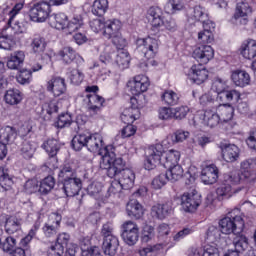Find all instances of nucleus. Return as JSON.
Instances as JSON below:
<instances>
[{"label":"nucleus","instance_id":"1","mask_svg":"<svg viewBox=\"0 0 256 256\" xmlns=\"http://www.w3.org/2000/svg\"><path fill=\"white\" fill-rule=\"evenodd\" d=\"M104 163H108L107 175L110 179L117 178L124 190H129L135 183V172L131 169H124L123 158H115L114 152H106Z\"/></svg>","mask_w":256,"mask_h":256},{"label":"nucleus","instance_id":"2","mask_svg":"<svg viewBox=\"0 0 256 256\" xmlns=\"http://www.w3.org/2000/svg\"><path fill=\"white\" fill-rule=\"evenodd\" d=\"M181 157V153L177 150L163 149V145L155 144L150 146L146 151V159L144 161V169L147 171H153L157 165H163V167H169L168 159L170 163H177Z\"/></svg>","mask_w":256,"mask_h":256},{"label":"nucleus","instance_id":"3","mask_svg":"<svg viewBox=\"0 0 256 256\" xmlns=\"http://www.w3.org/2000/svg\"><path fill=\"white\" fill-rule=\"evenodd\" d=\"M235 212L238 213L239 210L236 209L233 212L228 213L226 217L219 221L220 231L224 235H231V233L239 235L240 233H243V230L245 229V221L241 216L233 215Z\"/></svg>","mask_w":256,"mask_h":256},{"label":"nucleus","instance_id":"4","mask_svg":"<svg viewBox=\"0 0 256 256\" xmlns=\"http://www.w3.org/2000/svg\"><path fill=\"white\" fill-rule=\"evenodd\" d=\"M136 46L138 53H142L145 59H155L159 53V40L152 37L137 39Z\"/></svg>","mask_w":256,"mask_h":256},{"label":"nucleus","instance_id":"5","mask_svg":"<svg viewBox=\"0 0 256 256\" xmlns=\"http://www.w3.org/2000/svg\"><path fill=\"white\" fill-rule=\"evenodd\" d=\"M49 13H51V3L42 0L33 5L29 11V17L36 23H44L47 21Z\"/></svg>","mask_w":256,"mask_h":256},{"label":"nucleus","instance_id":"6","mask_svg":"<svg viewBox=\"0 0 256 256\" xmlns=\"http://www.w3.org/2000/svg\"><path fill=\"white\" fill-rule=\"evenodd\" d=\"M146 193L145 189L140 188L132 194V198L126 205L127 215L134 219H141V217H143V206L139 203L137 197H143Z\"/></svg>","mask_w":256,"mask_h":256},{"label":"nucleus","instance_id":"7","mask_svg":"<svg viewBox=\"0 0 256 256\" xmlns=\"http://www.w3.org/2000/svg\"><path fill=\"white\" fill-rule=\"evenodd\" d=\"M86 147L90 153H97L101 155L103 161L105 162V155L109 152V147L105 146L103 143V137L99 134H91L87 136Z\"/></svg>","mask_w":256,"mask_h":256},{"label":"nucleus","instance_id":"8","mask_svg":"<svg viewBox=\"0 0 256 256\" xmlns=\"http://www.w3.org/2000/svg\"><path fill=\"white\" fill-rule=\"evenodd\" d=\"M42 149L46 151L47 155L49 156V159L47 161L48 167L51 169H55L57 167V153L61 150V143L58 142L55 138L47 139L42 144Z\"/></svg>","mask_w":256,"mask_h":256},{"label":"nucleus","instance_id":"9","mask_svg":"<svg viewBox=\"0 0 256 256\" xmlns=\"http://www.w3.org/2000/svg\"><path fill=\"white\" fill-rule=\"evenodd\" d=\"M121 237L126 245L133 247L139 241V226L133 221L124 222L122 224Z\"/></svg>","mask_w":256,"mask_h":256},{"label":"nucleus","instance_id":"10","mask_svg":"<svg viewBox=\"0 0 256 256\" xmlns=\"http://www.w3.org/2000/svg\"><path fill=\"white\" fill-rule=\"evenodd\" d=\"M62 216L58 212L52 213L49 217L48 222L44 224L42 227V231L48 239H53L57 237V233H59V229L61 227Z\"/></svg>","mask_w":256,"mask_h":256},{"label":"nucleus","instance_id":"11","mask_svg":"<svg viewBox=\"0 0 256 256\" xmlns=\"http://www.w3.org/2000/svg\"><path fill=\"white\" fill-rule=\"evenodd\" d=\"M32 52L37 57H41V59H48L51 61L53 57V52L47 49V40L41 36H36L33 38L31 42Z\"/></svg>","mask_w":256,"mask_h":256},{"label":"nucleus","instance_id":"12","mask_svg":"<svg viewBox=\"0 0 256 256\" xmlns=\"http://www.w3.org/2000/svg\"><path fill=\"white\" fill-rule=\"evenodd\" d=\"M201 205V195L197 192L184 193L181 197V206L186 213H195Z\"/></svg>","mask_w":256,"mask_h":256},{"label":"nucleus","instance_id":"13","mask_svg":"<svg viewBox=\"0 0 256 256\" xmlns=\"http://www.w3.org/2000/svg\"><path fill=\"white\" fill-rule=\"evenodd\" d=\"M192 57L201 65H207L215 57V50L209 45L202 44L195 47Z\"/></svg>","mask_w":256,"mask_h":256},{"label":"nucleus","instance_id":"14","mask_svg":"<svg viewBox=\"0 0 256 256\" xmlns=\"http://www.w3.org/2000/svg\"><path fill=\"white\" fill-rule=\"evenodd\" d=\"M219 179V168L215 164L204 167L201 171V180L204 185H213Z\"/></svg>","mask_w":256,"mask_h":256},{"label":"nucleus","instance_id":"15","mask_svg":"<svg viewBox=\"0 0 256 256\" xmlns=\"http://www.w3.org/2000/svg\"><path fill=\"white\" fill-rule=\"evenodd\" d=\"M82 187L83 182L81 181V178H73L62 182V189L66 197H75V195H79V191H81Z\"/></svg>","mask_w":256,"mask_h":256},{"label":"nucleus","instance_id":"16","mask_svg":"<svg viewBox=\"0 0 256 256\" xmlns=\"http://www.w3.org/2000/svg\"><path fill=\"white\" fill-rule=\"evenodd\" d=\"M222 157L226 163H235L239 159L241 151L235 144H221Z\"/></svg>","mask_w":256,"mask_h":256},{"label":"nucleus","instance_id":"17","mask_svg":"<svg viewBox=\"0 0 256 256\" xmlns=\"http://www.w3.org/2000/svg\"><path fill=\"white\" fill-rule=\"evenodd\" d=\"M47 91L53 93L54 97H61L67 91L65 80L61 77H53L47 82Z\"/></svg>","mask_w":256,"mask_h":256},{"label":"nucleus","instance_id":"18","mask_svg":"<svg viewBox=\"0 0 256 256\" xmlns=\"http://www.w3.org/2000/svg\"><path fill=\"white\" fill-rule=\"evenodd\" d=\"M23 9V3H17L15 6L12 8V10L9 12V20H8V25L9 27H12V29L20 35L21 33H25L27 29H25L24 26L21 25L19 22H15V17L19 15V12Z\"/></svg>","mask_w":256,"mask_h":256},{"label":"nucleus","instance_id":"19","mask_svg":"<svg viewBox=\"0 0 256 256\" xmlns=\"http://www.w3.org/2000/svg\"><path fill=\"white\" fill-rule=\"evenodd\" d=\"M149 89V79L147 76L138 75L134 78V81L131 82L130 92L132 95H141Z\"/></svg>","mask_w":256,"mask_h":256},{"label":"nucleus","instance_id":"20","mask_svg":"<svg viewBox=\"0 0 256 256\" xmlns=\"http://www.w3.org/2000/svg\"><path fill=\"white\" fill-rule=\"evenodd\" d=\"M123 24L119 19H108L104 21V31L103 35L106 39H111L112 36L119 34Z\"/></svg>","mask_w":256,"mask_h":256},{"label":"nucleus","instance_id":"21","mask_svg":"<svg viewBox=\"0 0 256 256\" xmlns=\"http://www.w3.org/2000/svg\"><path fill=\"white\" fill-rule=\"evenodd\" d=\"M191 71V79L196 83V85H201L202 83H205L207 79H209V71L205 66L199 64V65H193L190 69Z\"/></svg>","mask_w":256,"mask_h":256},{"label":"nucleus","instance_id":"22","mask_svg":"<svg viewBox=\"0 0 256 256\" xmlns=\"http://www.w3.org/2000/svg\"><path fill=\"white\" fill-rule=\"evenodd\" d=\"M88 99V111L90 115H97L101 113V107L105 103V98L97 94H87Z\"/></svg>","mask_w":256,"mask_h":256},{"label":"nucleus","instance_id":"23","mask_svg":"<svg viewBox=\"0 0 256 256\" xmlns=\"http://www.w3.org/2000/svg\"><path fill=\"white\" fill-rule=\"evenodd\" d=\"M190 19L192 21H200L203 25H211L212 29H215V23L209 20V14L205 12V8L201 6H195L190 13Z\"/></svg>","mask_w":256,"mask_h":256},{"label":"nucleus","instance_id":"24","mask_svg":"<svg viewBox=\"0 0 256 256\" xmlns=\"http://www.w3.org/2000/svg\"><path fill=\"white\" fill-rule=\"evenodd\" d=\"M173 213V206L167 202L165 204H156L151 209L152 217L163 220Z\"/></svg>","mask_w":256,"mask_h":256},{"label":"nucleus","instance_id":"25","mask_svg":"<svg viewBox=\"0 0 256 256\" xmlns=\"http://www.w3.org/2000/svg\"><path fill=\"white\" fill-rule=\"evenodd\" d=\"M25 63V52L23 50H18L13 52L7 61L8 69H12L14 71H19V68L23 66Z\"/></svg>","mask_w":256,"mask_h":256},{"label":"nucleus","instance_id":"26","mask_svg":"<svg viewBox=\"0 0 256 256\" xmlns=\"http://www.w3.org/2000/svg\"><path fill=\"white\" fill-rule=\"evenodd\" d=\"M147 17L152 27H161L165 23L163 21V10L157 6H152L148 9Z\"/></svg>","mask_w":256,"mask_h":256},{"label":"nucleus","instance_id":"27","mask_svg":"<svg viewBox=\"0 0 256 256\" xmlns=\"http://www.w3.org/2000/svg\"><path fill=\"white\" fill-rule=\"evenodd\" d=\"M102 249L106 255H117V250L119 249V238L117 236H111L110 238L103 239Z\"/></svg>","mask_w":256,"mask_h":256},{"label":"nucleus","instance_id":"28","mask_svg":"<svg viewBox=\"0 0 256 256\" xmlns=\"http://www.w3.org/2000/svg\"><path fill=\"white\" fill-rule=\"evenodd\" d=\"M231 79L236 87H247L251 83V76L245 70H234Z\"/></svg>","mask_w":256,"mask_h":256},{"label":"nucleus","instance_id":"29","mask_svg":"<svg viewBox=\"0 0 256 256\" xmlns=\"http://www.w3.org/2000/svg\"><path fill=\"white\" fill-rule=\"evenodd\" d=\"M245 179H249V172L241 173L239 170L231 171L227 174H224V183L228 185H239V183H243Z\"/></svg>","mask_w":256,"mask_h":256},{"label":"nucleus","instance_id":"30","mask_svg":"<svg viewBox=\"0 0 256 256\" xmlns=\"http://www.w3.org/2000/svg\"><path fill=\"white\" fill-rule=\"evenodd\" d=\"M216 99L217 101H219V103H222V104L231 103V101L236 103L241 99V93L235 89L224 90L217 94Z\"/></svg>","mask_w":256,"mask_h":256},{"label":"nucleus","instance_id":"31","mask_svg":"<svg viewBox=\"0 0 256 256\" xmlns=\"http://www.w3.org/2000/svg\"><path fill=\"white\" fill-rule=\"evenodd\" d=\"M168 165L164 166L165 169H168L166 171V175L168 176V179L172 181V183H175V181H179L183 177V168L181 165H178L177 163L171 162V159H168Z\"/></svg>","mask_w":256,"mask_h":256},{"label":"nucleus","instance_id":"32","mask_svg":"<svg viewBox=\"0 0 256 256\" xmlns=\"http://www.w3.org/2000/svg\"><path fill=\"white\" fill-rule=\"evenodd\" d=\"M4 101L7 105L15 107L23 101V92L15 88L9 89L5 92Z\"/></svg>","mask_w":256,"mask_h":256},{"label":"nucleus","instance_id":"33","mask_svg":"<svg viewBox=\"0 0 256 256\" xmlns=\"http://www.w3.org/2000/svg\"><path fill=\"white\" fill-rule=\"evenodd\" d=\"M59 55L66 65H71L73 61H83V58H81L71 46L62 48V50L59 51Z\"/></svg>","mask_w":256,"mask_h":256},{"label":"nucleus","instance_id":"34","mask_svg":"<svg viewBox=\"0 0 256 256\" xmlns=\"http://www.w3.org/2000/svg\"><path fill=\"white\" fill-rule=\"evenodd\" d=\"M216 113L218 114L220 121L227 123V121H231V119H233L235 108H233L229 103L220 104L216 108Z\"/></svg>","mask_w":256,"mask_h":256},{"label":"nucleus","instance_id":"35","mask_svg":"<svg viewBox=\"0 0 256 256\" xmlns=\"http://www.w3.org/2000/svg\"><path fill=\"white\" fill-rule=\"evenodd\" d=\"M87 193L90 197H94L96 201H102V203L107 201V196L103 195V184L99 182L90 184L87 188Z\"/></svg>","mask_w":256,"mask_h":256},{"label":"nucleus","instance_id":"36","mask_svg":"<svg viewBox=\"0 0 256 256\" xmlns=\"http://www.w3.org/2000/svg\"><path fill=\"white\" fill-rule=\"evenodd\" d=\"M139 108L136 107H128L125 108L120 116L121 121H123V123H125L126 125H129L131 123H135V121H137V119H139Z\"/></svg>","mask_w":256,"mask_h":256},{"label":"nucleus","instance_id":"37","mask_svg":"<svg viewBox=\"0 0 256 256\" xmlns=\"http://www.w3.org/2000/svg\"><path fill=\"white\" fill-rule=\"evenodd\" d=\"M202 123L207 127H217L219 122L221 121L219 118V114L213 110H205L202 114Z\"/></svg>","mask_w":256,"mask_h":256},{"label":"nucleus","instance_id":"38","mask_svg":"<svg viewBox=\"0 0 256 256\" xmlns=\"http://www.w3.org/2000/svg\"><path fill=\"white\" fill-rule=\"evenodd\" d=\"M17 138V130L11 126H5L0 129V143H4L5 145H9V143H13Z\"/></svg>","mask_w":256,"mask_h":256},{"label":"nucleus","instance_id":"39","mask_svg":"<svg viewBox=\"0 0 256 256\" xmlns=\"http://www.w3.org/2000/svg\"><path fill=\"white\" fill-rule=\"evenodd\" d=\"M240 53L244 59H255L256 57V41L247 40L243 42L240 48Z\"/></svg>","mask_w":256,"mask_h":256},{"label":"nucleus","instance_id":"40","mask_svg":"<svg viewBox=\"0 0 256 256\" xmlns=\"http://www.w3.org/2000/svg\"><path fill=\"white\" fill-rule=\"evenodd\" d=\"M203 31L198 33V43L202 45H209L212 41L215 40L213 36V26L211 24H204Z\"/></svg>","mask_w":256,"mask_h":256},{"label":"nucleus","instance_id":"41","mask_svg":"<svg viewBox=\"0 0 256 256\" xmlns=\"http://www.w3.org/2000/svg\"><path fill=\"white\" fill-rule=\"evenodd\" d=\"M77 178V170L70 166V164H65L58 172V179L61 183Z\"/></svg>","mask_w":256,"mask_h":256},{"label":"nucleus","instance_id":"42","mask_svg":"<svg viewBox=\"0 0 256 256\" xmlns=\"http://www.w3.org/2000/svg\"><path fill=\"white\" fill-rule=\"evenodd\" d=\"M5 231L8 235H13L21 231V219L15 216H9L5 221Z\"/></svg>","mask_w":256,"mask_h":256},{"label":"nucleus","instance_id":"43","mask_svg":"<svg viewBox=\"0 0 256 256\" xmlns=\"http://www.w3.org/2000/svg\"><path fill=\"white\" fill-rule=\"evenodd\" d=\"M183 9H185L183 0H168L164 6V11L168 15H175L178 11H183Z\"/></svg>","mask_w":256,"mask_h":256},{"label":"nucleus","instance_id":"44","mask_svg":"<svg viewBox=\"0 0 256 256\" xmlns=\"http://www.w3.org/2000/svg\"><path fill=\"white\" fill-rule=\"evenodd\" d=\"M107 9H109V1L107 0H95L92 5V13L96 17H103L107 13Z\"/></svg>","mask_w":256,"mask_h":256},{"label":"nucleus","instance_id":"45","mask_svg":"<svg viewBox=\"0 0 256 256\" xmlns=\"http://www.w3.org/2000/svg\"><path fill=\"white\" fill-rule=\"evenodd\" d=\"M234 251L238 253H243L249 247V239L246 238L243 234H236V237L233 239Z\"/></svg>","mask_w":256,"mask_h":256},{"label":"nucleus","instance_id":"46","mask_svg":"<svg viewBox=\"0 0 256 256\" xmlns=\"http://www.w3.org/2000/svg\"><path fill=\"white\" fill-rule=\"evenodd\" d=\"M35 144L33 142L24 140L20 147V153L24 159H33L35 155Z\"/></svg>","mask_w":256,"mask_h":256},{"label":"nucleus","instance_id":"47","mask_svg":"<svg viewBox=\"0 0 256 256\" xmlns=\"http://www.w3.org/2000/svg\"><path fill=\"white\" fill-rule=\"evenodd\" d=\"M38 187L41 195H47V193H50L53 190V187H55V178H53V176L44 178L40 184H38Z\"/></svg>","mask_w":256,"mask_h":256},{"label":"nucleus","instance_id":"48","mask_svg":"<svg viewBox=\"0 0 256 256\" xmlns=\"http://www.w3.org/2000/svg\"><path fill=\"white\" fill-rule=\"evenodd\" d=\"M17 42L15 41V36L13 35H2L0 36V49L4 51H13Z\"/></svg>","mask_w":256,"mask_h":256},{"label":"nucleus","instance_id":"49","mask_svg":"<svg viewBox=\"0 0 256 256\" xmlns=\"http://www.w3.org/2000/svg\"><path fill=\"white\" fill-rule=\"evenodd\" d=\"M13 185V179L5 168H0V187L3 191H9Z\"/></svg>","mask_w":256,"mask_h":256},{"label":"nucleus","instance_id":"50","mask_svg":"<svg viewBox=\"0 0 256 256\" xmlns=\"http://www.w3.org/2000/svg\"><path fill=\"white\" fill-rule=\"evenodd\" d=\"M161 99L165 105L175 106L179 105V94L174 92L173 90H166L162 96Z\"/></svg>","mask_w":256,"mask_h":256},{"label":"nucleus","instance_id":"51","mask_svg":"<svg viewBox=\"0 0 256 256\" xmlns=\"http://www.w3.org/2000/svg\"><path fill=\"white\" fill-rule=\"evenodd\" d=\"M83 27V17L81 15L74 16L71 21H68L66 24V31L68 33H75L78 29Z\"/></svg>","mask_w":256,"mask_h":256},{"label":"nucleus","instance_id":"52","mask_svg":"<svg viewBox=\"0 0 256 256\" xmlns=\"http://www.w3.org/2000/svg\"><path fill=\"white\" fill-rule=\"evenodd\" d=\"M216 195H218L219 199H230V197H233V188L231 187V184H228L227 182L222 183L216 189Z\"/></svg>","mask_w":256,"mask_h":256},{"label":"nucleus","instance_id":"53","mask_svg":"<svg viewBox=\"0 0 256 256\" xmlns=\"http://www.w3.org/2000/svg\"><path fill=\"white\" fill-rule=\"evenodd\" d=\"M37 231H39V223L36 222L30 229L28 234L20 240V247L22 249H27V247H29L31 241H33V237L37 235Z\"/></svg>","mask_w":256,"mask_h":256},{"label":"nucleus","instance_id":"54","mask_svg":"<svg viewBox=\"0 0 256 256\" xmlns=\"http://www.w3.org/2000/svg\"><path fill=\"white\" fill-rule=\"evenodd\" d=\"M0 247L4 253H13L17 249V239L13 236H8L1 242Z\"/></svg>","mask_w":256,"mask_h":256},{"label":"nucleus","instance_id":"55","mask_svg":"<svg viewBox=\"0 0 256 256\" xmlns=\"http://www.w3.org/2000/svg\"><path fill=\"white\" fill-rule=\"evenodd\" d=\"M116 63L120 69H127L129 67V63H131V56H129V52L120 50L116 56Z\"/></svg>","mask_w":256,"mask_h":256},{"label":"nucleus","instance_id":"56","mask_svg":"<svg viewBox=\"0 0 256 256\" xmlns=\"http://www.w3.org/2000/svg\"><path fill=\"white\" fill-rule=\"evenodd\" d=\"M87 134H77L73 137L71 145L74 151H81L83 147H87Z\"/></svg>","mask_w":256,"mask_h":256},{"label":"nucleus","instance_id":"57","mask_svg":"<svg viewBox=\"0 0 256 256\" xmlns=\"http://www.w3.org/2000/svg\"><path fill=\"white\" fill-rule=\"evenodd\" d=\"M55 23V28L58 30L67 29V22L69 21L65 13H57L51 16Z\"/></svg>","mask_w":256,"mask_h":256},{"label":"nucleus","instance_id":"58","mask_svg":"<svg viewBox=\"0 0 256 256\" xmlns=\"http://www.w3.org/2000/svg\"><path fill=\"white\" fill-rule=\"evenodd\" d=\"M33 80V74L31 70H22L20 71L19 75L16 76V81L20 85H29L31 81Z\"/></svg>","mask_w":256,"mask_h":256},{"label":"nucleus","instance_id":"59","mask_svg":"<svg viewBox=\"0 0 256 256\" xmlns=\"http://www.w3.org/2000/svg\"><path fill=\"white\" fill-rule=\"evenodd\" d=\"M251 13V6L247 2H239L236 6L235 18L239 19V17H247Z\"/></svg>","mask_w":256,"mask_h":256},{"label":"nucleus","instance_id":"60","mask_svg":"<svg viewBox=\"0 0 256 256\" xmlns=\"http://www.w3.org/2000/svg\"><path fill=\"white\" fill-rule=\"evenodd\" d=\"M72 123H73V118L71 117V114L62 113L58 116L56 125L58 129H64V127H70Z\"/></svg>","mask_w":256,"mask_h":256},{"label":"nucleus","instance_id":"61","mask_svg":"<svg viewBox=\"0 0 256 256\" xmlns=\"http://www.w3.org/2000/svg\"><path fill=\"white\" fill-rule=\"evenodd\" d=\"M161 249H163V244H155L153 246L149 245L145 248H142L139 251V254L141 256H155L157 251H161Z\"/></svg>","mask_w":256,"mask_h":256},{"label":"nucleus","instance_id":"62","mask_svg":"<svg viewBox=\"0 0 256 256\" xmlns=\"http://www.w3.org/2000/svg\"><path fill=\"white\" fill-rule=\"evenodd\" d=\"M24 191L28 195L39 192V181L35 178L27 180L24 184Z\"/></svg>","mask_w":256,"mask_h":256},{"label":"nucleus","instance_id":"63","mask_svg":"<svg viewBox=\"0 0 256 256\" xmlns=\"http://www.w3.org/2000/svg\"><path fill=\"white\" fill-rule=\"evenodd\" d=\"M170 181L169 177L167 176V172L161 173L152 181V187L154 189H161V187H165L167 182Z\"/></svg>","mask_w":256,"mask_h":256},{"label":"nucleus","instance_id":"64","mask_svg":"<svg viewBox=\"0 0 256 256\" xmlns=\"http://www.w3.org/2000/svg\"><path fill=\"white\" fill-rule=\"evenodd\" d=\"M111 39L116 49H119L120 51H124L123 49H125V46L127 45V39H125L120 32L114 36H111Z\"/></svg>","mask_w":256,"mask_h":256}]
</instances>
